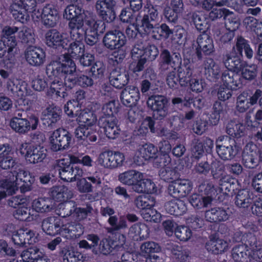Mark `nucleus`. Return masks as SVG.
Listing matches in <instances>:
<instances>
[{"label":"nucleus","mask_w":262,"mask_h":262,"mask_svg":"<svg viewBox=\"0 0 262 262\" xmlns=\"http://www.w3.org/2000/svg\"><path fill=\"white\" fill-rule=\"evenodd\" d=\"M224 64L228 70L238 73L243 68L244 62H242L238 56L229 54L226 56Z\"/></svg>","instance_id":"de8ad7c7"},{"label":"nucleus","mask_w":262,"mask_h":262,"mask_svg":"<svg viewBox=\"0 0 262 262\" xmlns=\"http://www.w3.org/2000/svg\"><path fill=\"white\" fill-rule=\"evenodd\" d=\"M223 85L232 90H236L242 85V82L238 73L232 71H225L222 76Z\"/></svg>","instance_id":"7c9ffc66"},{"label":"nucleus","mask_w":262,"mask_h":262,"mask_svg":"<svg viewBox=\"0 0 262 262\" xmlns=\"http://www.w3.org/2000/svg\"><path fill=\"white\" fill-rule=\"evenodd\" d=\"M232 258L235 262H251V252L246 245H240L233 248Z\"/></svg>","instance_id":"f704fd0d"},{"label":"nucleus","mask_w":262,"mask_h":262,"mask_svg":"<svg viewBox=\"0 0 262 262\" xmlns=\"http://www.w3.org/2000/svg\"><path fill=\"white\" fill-rule=\"evenodd\" d=\"M85 11L81 7L71 4L66 7L63 12V17L69 20V27L73 35L77 33V31H81L82 32L85 30H90L89 25L94 22L102 21L100 20L85 19Z\"/></svg>","instance_id":"6e6552de"},{"label":"nucleus","mask_w":262,"mask_h":262,"mask_svg":"<svg viewBox=\"0 0 262 262\" xmlns=\"http://www.w3.org/2000/svg\"><path fill=\"white\" fill-rule=\"evenodd\" d=\"M134 59H139L138 62L132 63L129 67L131 71L137 72L142 71L147 60H154L159 55L157 47L146 42H139L135 45L132 51Z\"/></svg>","instance_id":"1a4fd4ad"},{"label":"nucleus","mask_w":262,"mask_h":262,"mask_svg":"<svg viewBox=\"0 0 262 262\" xmlns=\"http://www.w3.org/2000/svg\"><path fill=\"white\" fill-rule=\"evenodd\" d=\"M168 248L170 250L173 258L182 261L186 259L187 253L181 247L174 245Z\"/></svg>","instance_id":"774afa93"},{"label":"nucleus","mask_w":262,"mask_h":262,"mask_svg":"<svg viewBox=\"0 0 262 262\" xmlns=\"http://www.w3.org/2000/svg\"><path fill=\"white\" fill-rule=\"evenodd\" d=\"M60 110L56 106H50L42 112V120L48 125H52L60 119Z\"/></svg>","instance_id":"79ce46f5"},{"label":"nucleus","mask_w":262,"mask_h":262,"mask_svg":"<svg viewBox=\"0 0 262 262\" xmlns=\"http://www.w3.org/2000/svg\"><path fill=\"white\" fill-rule=\"evenodd\" d=\"M74 203L73 202H66L59 203L57 206L56 213L59 216L65 217L67 216H72V209L74 207Z\"/></svg>","instance_id":"4d7b16f0"},{"label":"nucleus","mask_w":262,"mask_h":262,"mask_svg":"<svg viewBox=\"0 0 262 262\" xmlns=\"http://www.w3.org/2000/svg\"><path fill=\"white\" fill-rule=\"evenodd\" d=\"M48 141L52 151L68 149L72 144V136L67 129L58 128L50 133Z\"/></svg>","instance_id":"9b49d317"},{"label":"nucleus","mask_w":262,"mask_h":262,"mask_svg":"<svg viewBox=\"0 0 262 262\" xmlns=\"http://www.w3.org/2000/svg\"><path fill=\"white\" fill-rule=\"evenodd\" d=\"M149 129L153 133H157L159 136H168V132L164 129L159 133L156 130L154 127V121L150 117H146L141 121L139 127L135 132L138 135L144 136L148 133Z\"/></svg>","instance_id":"473e14b6"},{"label":"nucleus","mask_w":262,"mask_h":262,"mask_svg":"<svg viewBox=\"0 0 262 262\" xmlns=\"http://www.w3.org/2000/svg\"><path fill=\"white\" fill-rule=\"evenodd\" d=\"M128 80V74L125 70H115L111 74L110 82L117 89L123 88L127 84Z\"/></svg>","instance_id":"c9c22d12"},{"label":"nucleus","mask_w":262,"mask_h":262,"mask_svg":"<svg viewBox=\"0 0 262 262\" xmlns=\"http://www.w3.org/2000/svg\"><path fill=\"white\" fill-rule=\"evenodd\" d=\"M70 41L69 36L66 33H61L53 29L46 34V42L49 47L63 48L66 47Z\"/></svg>","instance_id":"b1692460"},{"label":"nucleus","mask_w":262,"mask_h":262,"mask_svg":"<svg viewBox=\"0 0 262 262\" xmlns=\"http://www.w3.org/2000/svg\"><path fill=\"white\" fill-rule=\"evenodd\" d=\"M12 239L14 243L18 245L27 243L31 245L37 241L34 233L28 229H19L14 231L12 234Z\"/></svg>","instance_id":"bb28decb"},{"label":"nucleus","mask_w":262,"mask_h":262,"mask_svg":"<svg viewBox=\"0 0 262 262\" xmlns=\"http://www.w3.org/2000/svg\"><path fill=\"white\" fill-rule=\"evenodd\" d=\"M198 52H202L205 55H210L214 52V44L212 39L206 33L199 35L196 39Z\"/></svg>","instance_id":"2f4dec72"},{"label":"nucleus","mask_w":262,"mask_h":262,"mask_svg":"<svg viewBox=\"0 0 262 262\" xmlns=\"http://www.w3.org/2000/svg\"><path fill=\"white\" fill-rule=\"evenodd\" d=\"M147 104L154 112V116L157 118L161 119L168 114V100L164 96H151L148 98Z\"/></svg>","instance_id":"6ab92c4d"},{"label":"nucleus","mask_w":262,"mask_h":262,"mask_svg":"<svg viewBox=\"0 0 262 262\" xmlns=\"http://www.w3.org/2000/svg\"><path fill=\"white\" fill-rule=\"evenodd\" d=\"M262 95V91L256 90L252 96H249L247 92H243L240 94L236 101V109L241 113L245 112L252 105L257 102L258 99Z\"/></svg>","instance_id":"5701e85b"},{"label":"nucleus","mask_w":262,"mask_h":262,"mask_svg":"<svg viewBox=\"0 0 262 262\" xmlns=\"http://www.w3.org/2000/svg\"><path fill=\"white\" fill-rule=\"evenodd\" d=\"M103 42L105 47L110 50L120 49L126 44V38L119 30L111 31L104 35Z\"/></svg>","instance_id":"412c9836"},{"label":"nucleus","mask_w":262,"mask_h":262,"mask_svg":"<svg viewBox=\"0 0 262 262\" xmlns=\"http://www.w3.org/2000/svg\"><path fill=\"white\" fill-rule=\"evenodd\" d=\"M141 254L144 256H148L151 253H157L160 251L159 245L153 242H147L142 244L140 247Z\"/></svg>","instance_id":"13d9d810"},{"label":"nucleus","mask_w":262,"mask_h":262,"mask_svg":"<svg viewBox=\"0 0 262 262\" xmlns=\"http://www.w3.org/2000/svg\"><path fill=\"white\" fill-rule=\"evenodd\" d=\"M19 151L26 160L32 164L42 162L47 156L46 150L40 145H33L25 143L21 145Z\"/></svg>","instance_id":"dca6fc26"},{"label":"nucleus","mask_w":262,"mask_h":262,"mask_svg":"<svg viewBox=\"0 0 262 262\" xmlns=\"http://www.w3.org/2000/svg\"><path fill=\"white\" fill-rule=\"evenodd\" d=\"M49 77L52 81L49 88L47 90V95L53 99L65 97L66 96L65 86L68 87L65 85L64 80L56 76Z\"/></svg>","instance_id":"a878e982"},{"label":"nucleus","mask_w":262,"mask_h":262,"mask_svg":"<svg viewBox=\"0 0 262 262\" xmlns=\"http://www.w3.org/2000/svg\"><path fill=\"white\" fill-rule=\"evenodd\" d=\"M16 164L13 156L2 159L0 161L2 168L15 169L8 178L0 181V200L6 198L7 194L15 193L18 189L22 193L28 192L32 189V185L35 182L34 177L24 169L15 167Z\"/></svg>","instance_id":"f257e3e1"},{"label":"nucleus","mask_w":262,"mask_h":262,"mask_svg":"<svg viewBox=\"0 0 262 262\" xmlns=\"http://www.w3.org/2000/svg\"><path fill=\"white\" fill-rule=\"evenodd\" d=\"M51 196L56 202H64L71 198V192L64 186L53 187L51 190Z\"/></svg>","instance_id":"c03bdc74"},{"label":"nucleus","mask_w":262,"mask_h":262,"mask_svg":"<svg viewBox=\"0 0 262 262\" xmlns=\"http://www.w3.org/2000/svg\"><path fill=\"white\" fill-rule=\"evenodd\" d=\"M9 206L17 208L14 216L18 220L30 222L34 220L33 215L30 212V199L23 195H17L11 198L8 201Z\"/></svg>","instance_id":"f8f14e48"},{"label":"nucleus","mask_w":262,"mask_h":262,"mask_svg":"<svg viewBox=\"0 0 262 262\" xmlns=\"http://www.w3.org/2000/svg\"><path fill=\"white\" fill-rule=\"evenodd\" d=\"M141 215L147 221H153L156 223L160 222L161 220V215L158 212L157 210L152 209H146L142 211Z\"/></svg>","instance_id":"338daca9"},{"label":"nucleus","mask_w":262,"mask_h":262,"mask_svg":"<svg viewBox=\"0 0 262 262\" xmlns=\"http://www.w3.org/2000/svg\"><path fill=\"white\" fill-rule=\"evenodd\" d=\"M236 49L238 51L239 55H242V53L244 50L246 56L248 58L252 57L253 55V50L248 44L247 40L245 39L239 37L236 42Z\"/></svg>","instance_id":"052dcab7"},{"label":"nucleus","mask_w":262,"mask_h":262,"mask_svg":"<svg viewBox=\"0 0 262 262\" xmlns=\"http://www.w3.org/2000/svg\"><path fill=\"white\" fill-rule=\"evenodd\" d=\"M183 64L185 66L186 72L185 74V69H183L182 67L180 68L179 71V83L180 85L183 86H186L188 81H189L190 88L192 91L197 93L202 92L206 86L204 80L195 78H192L190 80V77L192 74L193 67L192 64L189 59H186L185 57L184 59Z\"/></svg>","instance_id":"9d476101"},{"label":"nucleus","mask_w":262,"mask_h":262,"mask_svg":"<svg viewBox=\"0 0 262 262\" xmlns=\"http://www.w3.org/2000/svg\"><path fill=\"white\" fill-rule=\"evenodd\" d=\"M204 73L206 77L210 80L218 78L221 69L211 58L207 59L204 63Z\"/></svg>","instance_id":"a18cd8bd"},{"label":"nucleus","mask_w":262,"mask_h":262,"mask_svg":"<svg viewBox=\"0 0 262 262\" xmlns=\"http://www.w3.org/2000/svg\"><path fill=\"white\" fill-rule=\"evenodd\" d=\"M39 123V119L35 115H31L28 119L21 118V114L12 117L9 123L11 128L15 132L25 134L36 129Z\"/></svg>","instance_id":"4468645a"},{"label":"nucleus","mask_w":262,"mask_h":262,"mask_svg":"<svg viewBox=\"0 0 262 262\" xmlns=\"http://www.w3.org/2000/svg\"><path fill=\"white\" fill-rule=\"evenodd\" d=\"M117 122L116 118L111 117L109 119H106L104 117H100L99 125L104 129V133L108 138L114 139L119 136L120 132Z\"/></svg>","instance_id":"cd10ccee"},{"label":"nucleus","mask_w":262,"mask_h":262,"mask_svg":"<svg viewBox=\"0 0 262 262\" xmlns=\"http://www.w3.org/2000/svg\"><path fill=\"white\" fill-rule=\"evenodd\" d=\"M31 16L34 21L40 20L47 27H55L59 20L57 10L54 6L50 5L45 6L41 11L34 10Z\"/></svg>","instance_id":"2eb2a0df"},{"label":"nucleus","mask_w":262,"mask_h":262,"mask_svg":"<svg viewBox=\"0 0 262 262\" xmlns=\"http://www.w3.org/2000/svg\"><path fill=\"white\" fill-rule=\"evenodd\" d=\"M161 56L164 63L170 66L174 69L179 67L181 63V58L180 54H174L173 56H171L167 50L162 51Z\"/></svg>","instance_id":"3c124183"},{"label":"nucleus","mask_w":262,"mask_h":262,"mask_svg":"<svg viewBox=\"0 0 262 262\" xmlns=\"http://www.w3.org/2000/svg\"><path fill=\"white\" fill-rule=\"evenodd\" d=\"M192 17L197 30L204 31L208 28L209 19L204 12L202 11L195 12Z\"/></svg>","instance_id":"8fccbe9b"},{"label":"nucleus","mask_w":262,"mask_h":262,"mask_svg":"<svg viewBox=\"0 0 262 262\" xmlns=\"http://www.w3.org/2000/svg\"><path fill=\"white\" fill-rule=\"evenodd\" d=\"M88 25H89L90 30L84 32L77 31V33L73 35L70 31V37H69L70 41L68 46L63 48L68 52L67 54L65 55L73 58H79L84 51V46L82 43L84 37L85 42L90 46H93L97 42L99 34L103 33L105 30V26L103 21L94 22L93 24Z\"/></svg>","instance_id":"7ed1b4c3"},{"label":"nucleus","mask_w":262,"mask_h":262,"mask_svg":"<svg viewBox=\"0 0 262 262\" xmlns=\"http://www.w3.org/2000/svg\"><path fill=\"white\" fill-rule=\"evenodd\" d=\"M226 132L231 136L239 138L245 134L246 127L238 121L232 120L227 124Z\"/></svg>","instance_id":"a19ab883"},{"label":"nucleus","mask_w":262,"mask_h":262,"mask_svg":"<svg viewBox=\"0 0 262 262\" xmlns=\"http://www.w3.org/2000/svg\"><path fill=\"white\" fill-rule=\"evenodd\" d=\"M225 23L227 29L233 32L238 28L240 19L232 12L229 11L225 14Z\"/></svg>","instance_id":"864d4df0"},{"label":"nucleus","mask_w":262,"mask_h":262,"mask_svg":"<svg viewBox=\"0 0 262 262\" xmlns=\"http://www.w3.org/2000/svg\"><path fill=\"white\" fill-rule=\"evenodd\" d=\"M76 66L75 62L68 55L59 56L56 60L52 61L46 68L48 77L56 76L63 79L65 85L71 89L76 84Z\"/></svg>","instance_id":"20e7f679"},{"label":"nucleus","mask_w":262,"mask_h":262,"mask_svg":"<svg viewBox=\"0 0 262 262\" xmlns=\"http://www.w3.org/2000/svg\"><path fill=\"white\" fill-rule=\"evenodd\" d=\"M7 88L18 100H23V103L25 105V97L28 95L27 84L25 82L9 80L7 81Z\"/></svg>","instance_id":"c756f323"},{"label":"nucleus","mask_w":262,"mask_h":262,"mask_svg":"<svg viewBox=\"0 0 262 262\" xmlns=\"http://www.w3.org/2000/svg\"><path fill=\"white\" fill-rule=\"evenodd\" d=\"M205 217L208 222H217L227 220L229 214L224 209L214 207L206 211Z\"/></svg>","instance_id":"58836bf2"},{"label":"nucleus","mask_w":262,"mask_h":262,"mask_svg":"<svg viewBox=\"0 0 262 262\" xmlns=\"http://www.w3.org/2000/svg\"><path fill=\"white\" fill-rule=\"evenodd\" d=\"M216 148L219 156L224 160L233 159L241 149L235 141L227 136L220 137L217 139Z\"/></svg>","instance_id":"ddd939ff"},{"label":"nucleus","mask_w":262,"mask_h":262,"mask_svg":"<svg viewBox=\"0 0 262 262\" xmlns=\"http://www.w3.org/2000/svg\"><path fill=\"white\" fill-rule=\"evenodd\" d=\"M113 242L107 238L103 239L98 247V248H94L93 252L95 254L102 253L107 254L110 253L113 249Z\"/></svg>","instance_id":"bf43d9fd"},{"label":"nucleus","mask_w":262,"mask_h":262,"mask_svg":"<svg viewBox=\"0 0 262 262\" xmlns=\"http://www.w3.org/2000/svg\"><path fill=\"white\" fill-rule=\"evenodd\" d=\"M32 207L35 211L42 213L50 211L54 206L51 204L50 199L40 198L33 201Z\"/></svg>","instance_id":"09e8293b"},{"label":"nucleus","mask_w":262,"mask_h":262,"mask_svg":"<svg viewBox=\"0 0 262 262\" xmlns=\"http://www.w3.org/2000/svg\"><path fill=\"white\" fill-rule=\"evenodd\" d=\"M143 187L138 186L136 188L138 193H155L157 189L155 184L150 180L146 179L143 181Z\"/></svg>","instance_id":"e2e57ef3"},{"label":"nucleus","mask_w":262,"mask_h":262,"mask_svg":"<svg viewBox=\"0 0 262 262\" xmlns=\"http://www.w3.org/2000/svg\"><path fill=\"white\" fill-rule=\"evenodd\" d=\"M148 9V14L145 15L138 27L139 33L141 35L150 34L156 39H167L173 33L172 31L165 24L160 27L154 24L158 17L157 10L152 6L145 7Z\"/></svg>","instance_id":"423d86ee"},{"label":"nucleus","mask_w":262,"mask_h":262,"mask_svg":"<svg viewBox=\"0 0 262 262\" xmlns=\"http://www.w3.org/2000/svg\"><path fill=\"white\" fill-rule=\"evenodd\" d=\"M253 199V194L247 189L238 191L236 197L235 204L241 208H247L251 204Z\"/></svg>","instance_id":"49530a36"},{"label":"nucleus","mask_w":262,"mask_h":262,"mask_svg":"<svg viewBox=\"0 0 262 262\" xmlns=\"http://www.w3.org/2000/svg\"><path fill=\"white\" fill-rule=\"evenodd\" d=\"M206 249L214 254H220L228 248V244L222 239H211L206 244Z\"/></svg>","instance_id":"37998d69"},{"label":"nucleus","mask_w":262,"mask_h":262,"mask_svg":"<svg viewBox=\"0 0 262 262\" xmlns=\"http://www.w3.org/2000/svg\"><path fill=\"white\" fill-rule=\"evenodd\" d=\"M30 33L23 27L6 26L2 31V40H0V58L4 57L2 65L7 69H11L14 65L15 55L17 53L16 37L26 41Z\"/></svg>","instance_id":"f03ea898"},{"label":"nucleus","mask_w":262,"mask_h":262,"mask_svg":"<svg viewBox=\"0 0 262 262\" xmlns=\"http://www.w3.org/2000/svg\"><path fill=\"white\" fill-rule=\"evenodd\" d=\"M78 126L74 134L78 140L95 142L97 140V117L94 113L84 110L76 113Z\"/></svg>","instance_id":"0eeeda50"},{"label":"nucleus","mask_w":262,"mask_h":262,"mask_svg":"<svg viewBox=\"0 0 262 262\" xmlns=\"http://www.w3.org/2000/svg\"><path fill=\"white\" fill-rule=\"evenodd\" d=\"M118 101L112 100L106 103L102 108V115L106 119L110 118H115L114 115L118 112Z\"/></svg>","instance_id":"6e6d98bb"},{"label":"nucleus","mask_w":262,"mask_h":262,"mask_svg":"<svg viewBox=\"0 0 262 262\" xmlns=\"http://www.w3.org/2000/svg\"><path fill=\"white\" fill-rule=\"evenodd\" d=\"M166 211L170 214L174 215H181L186 211V206L181 200L173 199L167 202L165 205Z\"/></svg>","instance_id":"ea45409f"},{"label":"nucleus","mask_w":262,"mask_h":262,"mask_svg":"<svg viewBox=\"0 0 262 262\" xmlns=\"http://www.w3.org/2000/svg\"><path fill=\"white\" fill-rule=\"evenodd\" d=\"M192 186L188 180H177L171 182L168 187L170 194L174 197H185L190 192Z\"/></svg>","instance_id":"393cba45"},{"label":"nucleus","mask_w":262,"mask_h":262,"mask_svg":"<svg viewBox=\"0 0 262 262\" xmlns=\"http://www.w3.org/2000/svg\"><path fill=\"white\" fill-rule=\"evenodd\" d=\"M149 235V229L144 224L139 223L133 225L129 229L128 236L134 241H141L146 238Z\"/></svg>","instance_id":"e433bc0d"},{"label":"nucleus","mask_w":262,"mask_h":262,"mask_svg":"<svg viewBox=\"0 0 262 262\" xmlns=\"http://www.w3.org/2000/svg\"><path fill=\"white\" fill-rule=\"evenodd\" d=\"M23 262H47L39 249L36 247H31L23 251L20 254Z\"/></svg>","instance_id":"72a5a7b5"},{"label":"nucleus","mask_w":262,"mask_h":262,"mask_svg":"<svg viewBox=\"0 0 262 262\" xmlns=\"http://www.w3.org/2000/svg\"><path fill=\"white\" fill-rule=\"evenodd\" d=\"M42 230L48 235H60L67 238L79 237L83 233L82 225L76 223L71 225L63 219L51 216L45 219L42 223Z\"/></svg>","instance_id":"39448f33"},{"label":"nucleus","mask_w":262,"mask_h":262,"mask_svg":"<svg viewBox=\"0 0 262 262\" xmlns=\"http://www.w3.org/2000/svg\"><path fill=\"white\" fill-rule=\"evenodd\" d=\"M212 199L209 196H202V195L193 194L189 199L191 205L196 209H200L207 207L211 203Z\"/></svg>","instance_id":"603ef678"},{"label":"nucleus","mask_w":262,"mask_h":262,"mask_svg":"<svg viewBox=\"0 0 262 262\" xmlns=\"http://www.w3.org/2000/svg\"><path fill=\"white\" fill-rule=\"evenodd\" d=\"M114 0H98L95 4V9L98 15L106 22H112L116 18Z\"/></svg>","instance_id":"a211bd4d"},{"label":"nucleus","mask_w":262,"mask_h":262,"mask_svg":"<svg viewBox=\"0 0 262 262\" xmlns=\"http://www.w3.org/2000/svg\"><path fill=\"white\" fill-rule=\"evenodd\" d=\"M34 9L25 0H13L10 6L11 13L14 18L22 23H25L29 19V13Z\"/></svg>","instance_id":"f3484780"},{"label":"nucleus","mask_w":262,"mask_h":262,"mask_svg":"<svg viewBox=\"0 0 262 262\" xmlns=\"http://www.w3.org/2000/svg\"><path fill=\"white\" fill-rule=\"evenodd\" d=\"M143 173L138 171L130 170L125 171L119 175L118 180L122 184L134 186V185L143 177Z\"/></svg>","instance_id":"4c0bfd02"},{"label":"nucleus","mask_w":262,"mask_h":262,"mask_svg":"<svg viewBox=\"0 0 262 262\" xmlns=\"http://www.w3.org/2000/svg\"><path fill=\"white\" fill-rule=\"evenodd\" d=\"M154 166L156 168H161L159 171L160 178L164 181L170 182L176 177V172L171 163L170 156H166L163 161H159L156 159L154 162Z\"/></svg>","instance_id":"4be33fe9"},{"label":"nucleus","mask_w":262,"mask_h":262,"mask_svg":"<svg viewBox=\"0 0 262 262\" xmlns=\"http://www.w3.org/2000/svg\"><path fill=\"white\" fill-rule=\"evenodd\" d=\"M45 53L43 50L37 47H29L25 52L27 61L33 66H39L43 64L45 61Z\"/></svg>","instance_id":"c85d7f7f"},{"label":"nucleus","mask_w":262,"mask_h":262,"mask_svg":"<svg viewBox=\"0 0 262 262\" xmlns=\"http://www.w3.org/2000/svg\"><path fill=\"white\" fill-rule=\"evenodd\" d=\"M155 199L150 196L141 195L136 200V205L141 209V212L146 209H150L155 206Z\"/></svg>","instance_id":"5fc2aeb1"},{"label":"nucleus","mask_w":262,"mask_h":262,"mask_svg":"<svg viewBox=\"0 0 262 262\" xmlns=\"http://www.w3.org/2000/svg\"><path fill=\"white\" fill-rule=\"evenodd\" d=\"M97 162L100 166L108 169H112L111 150H106L101 152L98 156Z\"/></svg>","instance_id":"680f3d73"},{"label":"nucleus","mask_w":262,"mask_h":262,"mask_svg":"<svg viewBox=\"0 0 262 262\" xmlns=\"http://www.w3.org/2000/svg\"><path fill=\"white\" fill-rule=\"evenodd\" d=\"M158 155V148L152 144L140 145L135 154L134 160L138 165L142 164L143 160L154 159V162L156 159L159 158Z\"/></svg>","instance_id":"aec40b11"},{"label":"nucleus","mask_w":262,"mask_h":262,"mask_svg":"<svg viewBox=\"0 0 262 262\" xmlns=\"http://www.w3.org/2000/svg\"><path fill=\"white\" fill-rule=\"evenodd\" d=\"M241 71H242L243 77L249 80L254 79L256 77L257 73L256 65L245 66L244 63Z\"/></svg>","instance_id":"0e129e2a"},{"label":"nucleus","mask_w":262,"mask_h":262,"mask_svg":"<svg viewBox=\"0 0 262 262\" xmlns=\"http://www.w3.org/2000/svg\"><path fill=\"white\" fill-rule=\"evenodd\" d=\"M175 234L177 237L180 241H187L191 238L192 232L188 227L181 226L177 227Z\"/></svg>","instance_id":"69168bd1"}]
</instances>
